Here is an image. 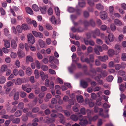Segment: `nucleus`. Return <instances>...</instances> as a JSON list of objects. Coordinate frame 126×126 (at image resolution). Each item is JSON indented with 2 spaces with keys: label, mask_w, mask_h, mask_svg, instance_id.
Here are the masks:
<instances>
[{
  "label": "nucleus",
  "mask_w": 126,
  "mask_h": 126,
  "mask_svg": "<svg viewBox=\"0 0 126 126\" xmlns=\"http://www.w3.org/2000/svg\"><path fill=\"white\" fill-rule=\"evenodd\" d=\"M100 34L99 30L98 29H96L94 31H92L91 33V35L94 38H95L96 36L95 35L97 36H99Z\"/></svg>",
  "instance_id": "nucleus-8"
},
{
  "label": "nucleus",
  "mask_w": 126,
  "mask_h": 126,
  "mask_svg": "<svg viewBox=\"0 0 126 126\" xmlns=\"http://www.w3.org/2000/svg\"><path fill=\"white\" fill-rule=\"evenodd\" d=\"M121 59L124 61H126V53H123L122 54Z\"/></svg>",
  "instance_id": "nucleus-64"
},
{
  "label": "nucleus",
  "mask_w": 126,
  "mask_h": 126,
  "mask_svg": "<svg viewBox=\"0 0 126 126\" xmlns=\"http://www.w3.org/2000/svg\"><path fill=\"white\" fill-rule=\"evenodd\" d=\"M55 10L57 16H59L60 15V11L59 8L58 7L55 8Z\"/></svg>",
  "instance_id": "nucleus-38"
},
{
  "label": "nucleus",
  "mask_w": 126,
  "mask_h": 126,
  "mask_svg": "<svg viewBox=\"0 0 126 126\" xmlns=\"http://www.w3.org/2000/svg\"><path fill=\"white\" fill-rule=\"evenodd\" d=\"M26 72V74L28 76H31L32 73V70L30 67H28L27 68Z\"/></svg>",
  "instance_id": "nucleus-17"
},
{
  "label": "nucleus",
  "mask_w": 126,
  "mask_h": 126,
  "mask_svg": "<svg viewBox=\"0 0 126 126\" xmlns=\"http://www.w3.org/2000/svg\"><path fill=\"white\" fill-rule=\"evenodd\" d=\"M18 74L21 77H23L24 75V72L22 70H20L19 71Z\"/></svg>",
  "instance_id": "nucleus-63"
},
{
  "label": "nucleus",
  "mask_w": 126,
  "mask_h": 126,
  "mask_svg": "<svg viewBox=\"0 0 126 126\" xmlns=\"http://www.w3.org/2000/svg\"><path fill=\"white\" fill-rule=\"evenodd\" d=\"M39 110V109L38 107H35L33 108L32 109V111L34 113H36Z\"/></svg>",
  "instance_id": "nucleus-61"
},
{
  "label": "nucleus",
  "mask_w": 126,
  "mask_h": 126,
  "mask_svg": "<svg viewBox=\"0 0 126 126\" xmlns=\"http://www.w3.org/2000/svg\"><path fill=\"white\" fill-rule=\"evenodd\" d=\"M22 82V80L21 79L19 78H18L17 79L15 84L16 85H21Z\"/></svg>",
  "instance_id": "nucleus-33"
},
{
  "label": "nucleus",
  "mask_w": 126,
  "mask_h": 126,
  "mask_svg": "<svg viewBox=\"0 0 126 126\" xmlns=\"http://www.w3.org/2000/svg\"><path fill=\"white\" fill-rule=\"evenodd\" d=\"M27 20L28 23L30 24H33L35 27H36L37 26L36 23L35 21L32 20V22H31V20L29 18H27Z\"/></svg>",
  "instance_id": "nucleus-23"
},
{
  "label": "nucleus",
  "mask_w": 126,
  "mask_h": 126,
  "mask_svg": "<svg viewBox=\"0 0 126 126\" xmlns=\"http://www.w3.org/2000/svg\"><path fill=\"white\" fill-rule=\"evenodd\" d=\"M32 33L35 37H39L40 38H42L43 37V34L40 32H37L34 31H32Z\"/></svg>",
  "instance_id": "nucleus-5"
},
{
  "label": "nucleus",
  "mask_w": 126,
  "mask_h": 126,
  "mask_svg": "<svg viewBox=\"0 0 126 126\" xmlns=\"http://www.w3.org/2000/svg\"><path fill=\"white\" fill-rule=\"evenodd\" d=\"M11 46L12 48L14 49L16 48L17 45L16 43L14 40H12L11 41Z\"/></svg>",
  "instance_id": "nucleus-25"
},
{
  "label": "nucleus",
  "mask_w": 126,
  "mask_h": 126,
  "mask_svg": "<svg viewBox=\"0 0 126 126\" xmlns=\"http://www.w3.org/2000/svg\"><path fill=\"white\" fill-rule=\"evenodd\" d=\"M96 6L97 9L99 10H103L104 9L103 6L101 3L97 4L96 5Z\"/></svg>",
  "instance_id": "nucleus-22"
},
{
  "label": "nucleus",
  "mask_w": 126,
  "mask_h": 126,
  "mask_svg": "<svg viewBox=\"0 0 126 126\" xmlns=\"http://www.w3.org/2000/svg\"><path fill=\"white\" fill-rule=\"evenodd\" d=\"M22 114V111L20 110H17L15 113V116L16 117L20 116Z\"/></svg>",
  "instance_id": "nucleus-39"
},
{
  "label": "nucleus",
  "mask_w": 126,
  "mask_h": 126,
  "mask_svg": "<svg viewBox=\"0 0 126 126\" xmlns=\"http://www.w3.org/2000/svg\"><path fill=\"white\" fill-rule=\"evenodd\" d=\"M30 85L28 84H23L22 86V88L24 91H25L27 87H29Z\"/></svg>",
  "instance_id": "nucleus-46"
},
{
  "label": "nucleus",
  "mask_w": 126,
  "mask_h": 126,
  "mask_svg": "<svg viewBox=\"0 0 126 126\" xmlns=\"http://www.w3.org/2000/svg\"><path fill=\"white\" fill-rule=\"evenodd\" d=\"M75 101V99L73 97L69 100V103L71 105H73L74 104Z\"/></svg>",
  "instance_id": "nucleus-43"
},
{
  "label": "nucleus",
  "mask_w": 126,
  "mask_h": 126,
  "mask_svg": "<svg viewBox=\"0 0 126 126\" xmlns=\"http://www.w3.org/2000/svg\"><path fill=\"white\" fill-rule=\"evenodd\" d=\"M115 51L113 49H109L108 51V54L110 57L113 56L114 54Z\"/></svg>",
  "instance_id": "nucleus-20"
},
{
  "label": "nucleus",
  "mask_w": 126,
  "mask_h": 126,
  "mask_svg": "<svg viewBox=\"0 0 126 126\" xmlns=\"http://www.w3.org/2000/svg\"><path fill=\"white\" fill-rule=\"evenodd\" d=\"M40 9L41 13L43 14H46V8L45 7H41Z\"/></svg>",
  "instance_id": "nucleus-34"
},
{
  "label": "nucleus",
  "mask_w": 126,
  "mask_h": 126,
  "mask_svg": "<svg viewBox=\"0 0 126 126\" xmlns=\"http://www.w3.org/2000/svg\"><path fill=\"white\" fill-rule=\"evenodd\" d=\"M19 96V93L18 92H16L15 93L14 97V100H16L18 99Z\"/></svg>",
  "instance_id": "nucleus-32"
},
{
  "label": "nucleus",
  "mask_w": 126,
  "mask_h": 126,
  "mask_svg": "<svg viewBox=\"0 0 126 126\" xmlns=\"http://www.w3.org/2000/svg\"><path fill=\"white\" fill-rule=\"evenodd\" d=\"M27 37L29 43L31 44H33L35 42V39L32 34L31 33H29L27 35Z\"/></svg>",
  "instance_id": "nucleus-3"
},
{
  "label": "nucleus",
  "mask_w": 126,
  "mask_h": 126,
  "mask_svg": "<svg viewBox=\"0 0 126 126\" xmlns=\"http://www.w3.org/2000/svg\"><path fill=\"white\" fill-rule=\"evenodd\" d=\"M35 63L37 68L38 69H40V68L41 66L39 62L37 60H36Z\"/></svg>",
  "instance_id": "nucleus-42"
},
{
  "label": "nucleus",
  "mask_w": 126,
  "mask_h": 126,
  "mask_svg": "<svg viewBox=\"0 0 126 126\" xmlns=\"http://www.w3.org/2000/svg\"><path fill=\"white\" fill-rule=\"evenodd\" d=\"M25 10L26 12L32 15L33 14V12L32 9L29 7H27L26 8Z\"/></svg>",
  "instance_id": "nucleus-24"
},
{
  "label": "nucleus",
  "mask_w": 126,
  "mask_h": 126,
  "mask_svg": "<svg viewBox=\"0 0 126 126\" xmlns=\"http://www.w3.org/2000/svg\"><path fill=\"white\" fill-rule=\"evenodd\" d=\"M28 27L27 24H23L22 25V28L24 30H26L28 29Z\"/></svg>",
  "instance_id": "nucleus-51"
},
{
  "label": "nucleus",
  "mask_w": 126,
  "mask_h": 126,
  "mask_svg": "<svg viewBox=\"0 0 126 126\" xmlns=\"http://www.w3.org/2000/svg\"><path fill=\"white\" fill-rule=\"evenodd\" d=\"M98 118V116L97 115H96L93 117H89V120L90 121H95Z\"/></svg>",
  "instance_id": "nucleus-30"
},
{
  "label": "nucleus",
  "mask_w": 126,
  "mask_h": 126,
  "mask_svg": "<svg viewBox=\"0 0 126 126\" xmlns=\"http://www.w3.org/2000/svg\"><path fill=\"white\" fill-rule=\"evenodd\" d=\"M82 69L84 71V73L87 75H88V73H87V66L86 65H84L82 67Z\"/></svg>",
  "instance_id": "nucleus-36"
},
{
  "label": "nucleus",
  "mask_w": 126,
  "mask_h": 126,
  "mask_svg": "<svg viewBox=\"0 0 126 126\" xmlns=\"http://www.w3.org/2000/svg\"><path fill=\"white\" fill-rule=\"evenodd\" d=\"M71 119L74 121H77L78 119V117L77 115H73L70 117Z\"/></svg>",
  "instance_id": "nucleus-37"
},
{
  "label": "nucleus",
  "mask_w": 126,
  "mask_h": 126,
  "mask_svg": "<svg viewBox=\"0 0 126 126\" xmlns=\"http://www.w3.org/2000/svg\"><path fill=\"white\" fill-rule=\"evenodd\" d=\"M80 84L82 87L84 88H86L88 85L87 82L84 81H81Z\"/></svg>",
  "instance_id": "nucleus-26"
},
{
  "label": "nucleus",
  "mask_w": 126,
  "mask_h": 126,
  "mask_svg": "<svg viewBox=\"0 0 126 126\" xmlns=\"http://www.w3.org/2000/svg\"><path fill=\"white\" fill-rule=\"evenodd\" d=\"M99 114L102 117L104 118H108L109 115L108 114H107L106 115H105L102 113L103 109L102 108H100L99 109Z\"/></svg>",
  "instance_id": "nucleus-14"
},
{
  "label": "nucleus",
  "mask_w": 126,
  "mask_h": 126,
  "mask_svg": "<svg viewBox=\"0 0 126 126\" xmlns=\"http://www.w3.org/2000/svg\"><path fill=\"white\" fill-rule=\"evenodd\" d=\"M79 0L78 5L81 7H84L85 6L86 3L84 0Z\"/></svg>",
  "instance_id": "nucleus-12"
},
{
  "label": "nucleus",
  "mask_w": 126,
  "mask_h": 126,
  "mask_svg": "<svg viewBox=\"0 0 126 126\" xmlns=\"http://www.w3.org/2000/svg\"><path fill=\"white\" fill-rule=\"evenodd\" d=\"M83 15L85 17L88 18L89 16V14L88 11H84L83 12Z\"/></svg>",
  "instance_id": "nucleus-54"
},
{
  "label": "nucleus",
  "mask_w": 126,
  "mask_h": 126,
  "mask_svg": "<svg viewBox=\"0 0 126 126\" xmlns=\"http://www.w3.org/2000/svg\"><path fill=\"white\" fill-rule=\"evenodd\" d=\"M110 27L111 29L112 32H114L115 31L116 27L114 24H111Z\"/></svg>",
  "instance_id": "nucleus-57"
},
{
  "label": "nucleus",
  "mask_w": 126,
  "mask_h": 126,
  "mask_svg": "<svg viewBox=\"0 0 126 126\" xmlns=\"http://www.w3.org/2000/svg\"><path fill=\"white\" fill-rule=\"evenodd\" d=\"M50 21L52 23L54 24H56L57 23L56 21L55 20V17L54 16H52L51 18Z\"/></svg>",
  "instance_id": "nucleus-48"
},
{
  "label": "nucleus",
  "mask_w": 126,
  "mask_h": 126,
  "mask_svg": "<svg viewBox=\"0 0 126 126\" xmlns=\"http://www.w3.org/2000/svg\"><path fill=\"white\" fill-rule=\"evenodd\" d=\"M109 10L110 13L111 15H113V12L114 11L113 7L112 6H110L109 8Z\"/></svg>",
  "instance_id": "nucleus-49"
},
{
  "label": "nucleus",
  "mask_w": 126,
  "mask_h": 126,
  "mask_svg": "<svg viewBox=\"0 0 126 126\" xmlns=\"http://www.w3.org/2000/svg\"><path fill=\"white\" fill-rule=\"evenodd\" d=\"M84 43L86 45H89L91 46H93L94 45L95 43L92 40H90L89 41L86 38H84Z\"/></svg>",
  "instance_id": "nucleus-7"
},
{
  "label": "nucleus",
  "mask_w": 126,
  "mask_h": 126,
  "mask_svg": "<svg viewBox=\"0 0 126 126\" xmlns=\"http://www.w3.org/2000/svg\"><path fill=\"white\" fill-rule=\"evenodd\" d=\"M91 71L93 73L96 74V72H97L99 73H101L102 71V70L100 67H97L95 69V71H94V69H92L91 70Z\"/></svg>",
  "instance_id": "nucleus-18"
},
{
  "label": "nucleus",
  "mask_w": 126,
  "mask_h": 126,
  "mask_svg": "<svg viewBox=\"0 0 126 126\" xmlns=\"http://www.w3.org/2000/svg\"><path fill=\"white\" fill-rule=\"evenodd\" d=\"M114 22V24L116 25L121 26L122 25V22L118 19H115Z\"/></svg>",
  "instance_id": "nucleus-15"
},
{
  "label": "nucleus",
  "mask_w": 126,
  "mask_h": 126,
  "mask_svg": "<svg viewBox=\"0 0 126 126\" xmlns=\"http://www.w3.org/2000/svg\"><path fill=\"white\" fill-rule=\"evenodd\" d=\"M20 122V119L19 118H16L14 119L13 120L12 122L13 123L16 124H18Z\"/></svg>",
  "instance_id": "nucleus-47"
},
{
  "label": "nucleus",
  "mask_w": 126,
  "mask_h": 126,
  "mask_svg": "<svg viewBox=\"0 0 126 126\" xmlns=\"http://www.w3.org/2000/svg\"><path fill=\"white\" fill-rule=\"evenodd\" d=\"M113 79V77L111 75L109 76L107 78V81L109 82L111 81Z\"/></svg>",
  "instance_id": "nucleus-60"
},
{
  "label": "nucleus",
  "mask_w": 126,
  "mask_h": 126,
  "mask_svg": "<svg viewBox=\"0 0 126 126\" xmlns=\"http://www.w3.org/2000/svg\"><path fill=\"white\" fill-rule=\"evenodd\" d=\"M38 43L40 47L43 48L45 47V42L42 39H40L38 40Z\"/></svg>",
  "instance_id": "nucleus-21"
},
{
  "label": "nucleus",
  "mask_w": 126,
  "mask_h": 126,
  "mask_svg": "<svg viewBox=\"0 0 126 126\" xmlns=\"http://www.w3.org/2000/svg\"><path fill=\"white\" fill-rule=\"evenodd\" d=\"M32 8L33 10L35 11H38L39 10V8L38 6L36 4L33 5Z\"/></svg>",
  "instance_id": "nucleus-41"
},
{
  "label": "nucleus",
  "mask_w": 126,
  "mask_h": 126,
  "mask_svg": "<svg viewBox=\"0 0 126 126\" xmlns=\"http://www.w3.org/2000/svg\"><path fill=\"white\" fill-rule=\"evenodd\" d=\"M40 75L42 80H44L45 79L48 77V76L47 74H45L44 73L41 71L40 72Z\"/></svg>",
  "instance_id": "nucleus-13"
},
{
  "label": "nucleus",
  "mask_w": 126,
  "mask_h": 126,
  "mask_svg": "<svg viewBox=\"0 0 126 126\" xmlns=\"http://www.w3.org/2000/svg\"><path fill=\"white\" fill-rule=\"evenodd\" d=\"M114 36L112 33H110L108 35V37L107 36L105 37V42L108 45L110 44V42H112L114 40Z\"/></svg>",
  "instance_id": "nucleus-2"
},
{
  "label": "nucleus",
  "mask_w": 126,
  "mask_h": 126,
  "mask_svg": "<svg viewBox=\"0 0 126 126\" xmlns=\"http://www.w3.org/2000/svg\"><path fill=\"white\" fill-rule=\"evenodd\" d=\"M121 46L119 44H116L115 46V48L116 50V53L118 54L121 52Z\"/></svg>",
  "instance_id": "nucleus-10"
},
{
  "label": "nucleus",
  "mask_w": 126,
  "mask_h": 126,
  "mask_svg": "<svg viewBox=\"0 0 126 126\" xmlns=\"http://www.w3.org/2000/svg\"><path fill=\"white\" fill-rule=\"evenodd\" d=\"M17 31L19 33H21L22 31V29L21 26L20 25H17L16 27Z\"/></svg>",
  "instance_id": "nucleus-56"
},
{
  "label": "nucleus",
  "mask_w": 126,
  "mask_h": 126,
  "mask_svg": "<svg viewBox=\"0 0 126 126\" xmlns=\"http://www.w3.org/2000/svg\"><path fill=\"white\" fill-rule=\"evenodd\" d=\"M33 59L32 57L30 56H27L26 58V61L27 62H32L33 61Z\"/></svg>",
  "instance_id": "nucleus-31"
},
{
  "label": "nucleus",
  "mask_w": 126,
  "mask_h": 126,
  "mask_svg": "<svg viewBox=\"0 0 126 126\" xmlns=\"http://www.w3.org/2000/svg\"><path fill=\"white\" fill-rule=\"evenodd\" d=\"M5 47L6 48H9L10 46V42L9 41L6 40L4 41Z\"/></svg>",
  "instance_id": "nucleus-29"
},
{
  "label": "nucleus",
  "mask_w": 126,
  "mask_h": 126,
  "mask_svg": "<svg viewBox=\"0 0 126 126\" xmlns=\"http://www.w3.org/2000/svg\"><path fill=\"white\" fill-rule=\"evenodd\" d=\"M87 118V116H84L82 118L79 119L80 121L79 124L80 125L82 126H86L88 123V121L86 120Z\"/></svg>",
  "instance_id": "nucleus-4"
},
{
  "label": "nucleus",
  "mask_w": 126,
  "mask_h": 126,
  "mask_svg": "<svg viewBox=\"0 0 126 126\" xmlns=\"http://www.w3.org/2000/svg\"><path fill=\"white\" fill-rule=\"evenodd\" d=\"M80 59L82 62H86L88 64H90L91 62H93L94 61V56L93 54L89 55V59L87 57L85 58L84 56H81Z\"/></svg>",
  "instance_id": "nucleus-1"
},
{
  "label": "nucleus",
  "mask_w": 126,
  "mask_h": 126,
  "mask_svg": "<svg viewBox=\"0 0 126 126\" xmlns=\"http://www.w3.org/2000/svg\"><path fill=\"white\" fill-rule=\"evenodd\" d=\"M51 97V95L49 93H48L46 95V98L45 99L46 102H47L48 101L49 99H50Z\"/></svg>",
  "instance_id": "nucleus-40"
},
{
  "label": "nucleus",
  "mask_w": 126,
  "mask_h": 126,
  "mask_svg": "<svg viewBox=\"0 0 126 126\" xmlns=\"http://www.w3.org/2000/svg\"><path fill=\"white\" fill-rule=\"evenodd\" d=\"M55 108L59 111H62V108L61 106L57 105L55 106Z\"/></svg>",
  "instance_id": "nucleus-58"
},
{
  "label": "nucleus",
  "mask_w": 126,
  "mask_h": 126,
  "mask_svg": "<svg viewBox=\"0 0 126 126\" xmlns=\"http://www.w3.org/2000/svg\"><path fill=\"white\" fill-rule=\"evenodd\" d=\"M24 107V103L23 102H20L18 104L17 106V108L18 109H22Z\"/></svg>",
  "instance_id": "nucleus-44"
},
{
  "label": "nucleus",
  "mask_w": 126,
  "mask_h": 126,
  "mask_svg": "<svg viewBox=\"0 0 126 126\" xmlns=\"http://www.w3.org/2000/svg\"><path fill=\"white\" fill-rule=\"evenodd\" d=\"M6 80V78L3 76L0 78V84H3L5 83Z\"/></svg>",
  "instance_id": "nucleus-28"
},
{
  "label": "nucleus",
  "mask_w": 126,
  "mask_h": 126,
  "mask_svg": "<svg viewBox=\"0 0 126 126\" xmlns=\"http://www.w3.org/2000/svg\"><path fill=\"white\" fill-rule=\"evenodd\" d=\"M47 13L49 15H52L53 14V11L52 8L51 7L49 8L47 11Z\"/></svg>",
  "instance_id": "nucleus-55"
},
{
  "label": "nucleus",
  "mask_w": 126,
  "mask_h": 126,
  "mask_svg": "<svg viewBox=\"0 0 126 126\" xmlns=\"http://www.w3.org/2000/svg\"><path fill=\"white\" fill-rule=\"evenodd\" d=\"M88 3L91 6H93L94 5V1L92 0H87Z\"/></svg>",
  "instance_id": "nucleus-52"
},
{
  "label": "nucleus",
  "mask_w": 126,
  "mask_h": 126,
  "mask_svg": "<svg viewBox=\"0 0 126 126\" xmlns=\"http://www.w3.org/2000/svg\"><path fill=\"white\" fill-rule=\"evenodd\" d=\"M79 106V105L78 103H76L75 104V105L73 107V110L76 112H78L79 111L78 107Z\"/></svg>",
  "instance_id": "nucleus-27"
},
{
  "label": "nucleus",
  "mask_w": 126,
  "mask_h": 126,
  "mask_svg": "<svg viewBox=\"0 0 126 126\" xmlns=\"http://www.w3.org/2000/svg\"><path fill=\"white\" fill-rule=\"evenodd\" d=\"M1 70L3 72H5L6 71V70L7 68V66L6 65L4 64L2 65L1 67Z\"/></svg>",
  "instance_id": "nucleus-59"
},
{
  "label": "nucleus",
  "mask_w": 126,
  "mask_h": 126,
  "mask_svg": "<svg viewBox=\"0 0 126 126\" xmlns=\"http://www.w3.org/2000/svg\"><path fill=\"white\" fill-rule=\"evenodd\" d=\"M34 74L36 78L38 79L40 77V75L38 71L37 70L35 69L34 70Z\"/></svg>",
  "instance_id": "nucleus-35"
},
{
  "label": "nucleus",
  "mask_w": 126,
  "mask_h": 126,
  "mask_svg": "<svg viewBox=\"0 0 126 126\" xmlns=\"http://www.w3.org/2000/svg\"><path fill=\"white\" fill-rule=\"evenodd\" d=\"M77 99L78 102L79 103H81L84 101L83 96L81 95L77 96Z\"/></svg>",
  "instance_id": "nucleus-16"
},
{
  "label": "nucleus",
  "mask_w": 126,
  "mask_h": 126,
  "mask_svg": "<svg viewBox=\"0 0 126 126\" xmlns=\"http://www.w3.org/2000/svg\"><path fill=\"white\" fill-rule=\"evenodd\" d=\"M86 112L89 118L90 117V116L92 113V111L88 109L86 110Z\"/></svg>",
  "instance_id": "nucleus-62"
},
{
  "label": "nucleus",
  "mask_w": 126,
  "mask_h": 126,
  "mask_svg": "<svg viewBox=\"0 0 126 126\" xmlns=\"http://www.w3.org/2000/svg\"><path fill=\"white\" fill-rule=\"evenodd\" d=\"M90 25L94 27L95 25V23L94 20L92 19H91L89 21Z\"/></svg>",
  "instance_id": "nucleus-45"
},
{
  "label": "nucleus",
  "mask_w": 126,
  "mask_h": 126,
  "mask_svg": "<svg viewBox=\"0 0 126 126\" xmlns=\"http://www.w3.org/2000/svg\"><path fill=\"white\" fill-rule=\"evenodd\" d=\"M17 55L19 58H22L25 56V53L21 50H18L17 53Z\"/></svg>",
  "instance_id": "nucleus-19"
},
{
  "label": "nucleus",
  "mask_w": 126,
  "mask_h": 126,
  "mask_svg": "<svg viewBox=\"0 0 126 126\" xmlns=\"http://www.w3.org/2000/svg\"><path fill=\"white\" fill-rule=\"evenodd\" d=\"M100 13V16L101 19L104 20L107 18L108 14L105 11H101Z\"/></svg>",
  "instance_id": "nucleus-6"
},
{
  "label": "nucleus",
  "mask_w": 126,
  "mask_h": 126,
  "mask_svg": "<svg viewBox=\"0 0 126 126\" xmlns=\"http://www.w3.org/2000/svg\"><path fill=\"white\" fill-rule=\"evenodd\" d=\"M98 59L101 61L105 62L108 60V58L107 55H105L103 56H99L98 57Z\"/></svg>",
  "instance_id": "nucleus-9"
},
{
  "label": "nucleus",
  "mask_w": 126,
  "mask_h": 126,
  "mask_svg": "<svg viewBox=\"0 0 126 126\" xmlns=\"http://www.w3.org/2000/svg\"><path fill=\"white\" fill-rule=\"evenodd\" d=\"M80 113L83 115H85L86 114V110L84 108H82L80 109Z\"/></svg>",
  "instance_id": "nucleus-50"
},
{
  "label": "nucleus",
  "mask_w": 126,
  "mask_h": 126,
  "mask_svg": "<svg viewBox=\"0 0 126 126\" xmlns=\"http://www.w3.org/2000/svg\"><path fill=\"white\" fill-rule=\"evenodd\" d=\"M76 68L75 65L74 64H72L68 68L69 72L71 74H72L74 70Z\"/></svg>",
  "instance_id": "nucleus-11"
},
{
  "label": "nucleus",
  "mask_w": 126,
  "mask_h": 126,
  "mask_svg": "<svg viewBox=\"0 0 126 126\" xmlns=\"http://www.w3.org/2000/svg\"><path fill=\"white\" fill-rule=\"evenodd\" d=\"M41 69L43 71H46L48 70V66L45 65H42L41 66Z\"/></svg>",
  "instance_id": "nucleus-53"
}]
</instances>
